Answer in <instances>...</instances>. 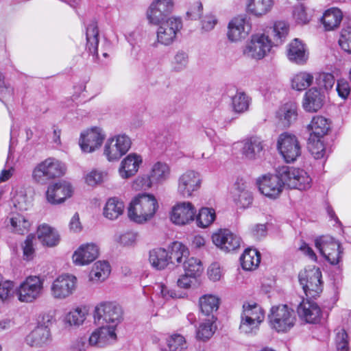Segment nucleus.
Here are the masks:
<instances>
[{"mask_svg":"<svg viewBox=\"0 0 351 351\" xmlns=\"http://www.w3.org/2000/svg\"><path fill=\"white\" fill-rule=\"evenodd\" d=\"M158 208V201L154 195L140 193L130 203L128 217L135 223H143L154 217Z\"/></svg>","mask_w":351,"mask_h":351,"instance_id":"1","label":"nucleus"},{"mask_svg":"<svg viewBox=\"0 0 351 351\" xmlns=\"http://www.w3.org/2000/svg\"><path fill=\"white\" fill-rule=\"evenodd\" d=\"M66 171L65 165L55 158H47L39 162L32 171L33 180L40 184H45L50 180L63 176Z\"/></svg>","mask_w":351,"mask_h":351,"instance_id":"2","label":"nucleus"},{"mask_svg":"<svg viewBox=\"0 0 351 351\" xmlns=\"http://www.w3.org/2000/svg\"><path fill=\"white\" fill-rule=\"evenodd\" d=\"M44 292V279L38 276H29L16 289L18 300L32 303L42 297Z\"/></svg>","mask_w":351,"mask_h":351,"instance_id":"3","label":"nucleus"},{"mask_svg":"<svg viewBox=\"0 0 351 351\" xmlns=\"http://www.w3.org/2000/svg\"><path fill=\"white\" fill-rule=\"evenodd\" d=\"M299 282L306 295V299H315L322 291V272L319 267H313L301 271Z\"/></svg>","mask_w":351,"mask_h":351,"instance_id":"4","label":"nucleus"},{"mask_svg":"<svg viewBox=\"0 0 351 351\" xmlns=\"http://www.w3.org/2000/svg\"><path fill=\"white\" fill-rule=\"evenodd\" d=\"M271 326L278 332H287L293 327L296 315L287 304L273 306L269 315Z\"/></svg>","mask_w":351,"mask_h":351,"instance_id":"5","label":"nucleus"},{"mask_svg":"<svg viewBox=\"0 0 351 351\" xmlns=\"http://www.w3.org/2000/svg\"><path fill=\"white\" fill-rule=\"evenodd\" d=\"M278 173L291 189L306 191L311 187L312 179L304 169L285 166L281 167Z\"/></svg>","mask_w":351,"mask_h":351,"instance_id":"6","label":"nucleus"},{"mask_svg":"<svg viewBox=\"0 0 351 351\" xmlns=\"http://www.w3.org/2000/svg\"><path fill=\"white\" fill-rule=\"evenodd\" d=\"M122 311L119 306L112 302H101L94 311L93 317L97 325L116 328L121 319Z\"/></svg>","mask_w":351,"mask_h":351,"instance_id":"7","label":"nucleus"},{"mask_svg":"<svg viewBox=\"0 0 351 351\" xmlns=\"http://www.w3.org/2000/svg\"><path fill=\"white\" fill-rule=\"evenodd\" d=\"M315 245L319 253L331 265H337L341 261L343 249L333 237L329 235L319 237L315 239Z\"/></svg>","mask_w":351,"mask_h":351,"instance_id":"8","label":"nucleus"},{"mask_svg":"<svg viewBox=\"0 0 351 351\" xmlns=\"http://www.w3.org/2000/svg\"><path fill=\"white\" fill-rule=\"evenodd\" d=\"M277 149L287 163L295 161L302 152L298 138L289 132H283L279 135Z\"/></svg>","mask_w":351,"mask_h":351,"instance_id":"9","label":"nucleus"},{"mask_svg":"<svg viewBox=\"0 0 351 351\" xmlns=\"http://www.w3.org/2000/svg\"><path fill=\"white\" fill-rule=\"evenodd\" d=\"M131 145L132 141L128 135L125 134L115 135L107 140L104 145V154L108 161H117L129 151Z\"/></svg>","mask_w":351,"mask_h":351,"instance_id":"10","label":"nucleus"},{"mask_svg":"<svg viewBox=\"0 0 351 351\" xmlns=\"http://www.w3.org/2000/svg\"><path fill=\"white\" fill-rule=\"evenodd\" d=\"M272 47L271 40L265 34L252 35L243 49V54L255 60L263 59Z\"/></svg>","mask_w":351,"mask_h":351,"instance_id":"11","label":"nucleus"},{"mask_svg":"<svg viewBox=\"0 0 351 351\" xmlns=\"http://www.w3.org/2000/svg\"><path fill=\"white\" fill-rule=\"evenodd\" d=\"M173 8V0H154L146 12L149 23L158 25L166 22L171 18L169 15Z\"/></svg>","mask_w":351,"mask_h":351,"instance_id":"12","label":"nucleus"},{"mask_svg":"<svg viewBox=\"0 0 351 351\" xmlns=\"http://www.w3.org/2000/svg\"><path fill=\"white\" fill-rule=\"evenodd\" d=\"M202 184L200 174L193 170H187L178 180V193L184 198H189L197 192Z\"/></svg>","mask_w":351,"mask_h":351,"instance_id":"13","label":"nucleus"},{"mask_svg":"<svg viewBox=\"0 0 351 351\" xmlns=\"http://www.w3.org/2000/svg\"><path fill=\"white\" fill-rule=\"evenodd\" d=\"M259 191L266 197L275 199L282 191L285 182L278 172V175H265L256 180Z\"/></svg>","mask_w":351,"mask_h":351,"instance_id":"14","label":"nucleus"},{"mask_svg":"<svg viewBox=\"0 0 351 351\" xmlns=\"http://www.w3.org/2000/svg\"><path fill=\"white\" fill-rule=\"evenodd\" d=\"M158 25L156 32L157 42L165 46L171 45L175 41L178 32L182 28L181 19L176 17H171Z\"/></svg>","mask_w":351,"mask_h":351,"instance_id":"15","label":"nucleus"},{"mask_svg":"<svg viewBox=\"0 0 351 351\" xmlns=\"http://www.w3.org/2000/svg\"><path fill=\"white\" fill-rule=\"evenodd\" d=\"M77 278L63 274L57 277L51 285V294L57 300H64L73 294L76 288Z\"/></svg>","mask_w":351,"mask_h":351,"instance_id":"16","label":"nucleus"},{"mask_svg":"<svg viewBox=\"0 0 351 351\" xmlns=\"http://www.w3.org/2000/svg\"><path fill=\"white\" fill-rule=\"evenodd\" d=\"M228 38L232 42L245 38L252 29L250 19L246 15H239L228 23Z\"/></svg>","mask_w":351,"mask_h":351,"instance_id":"17","label":"nucleus"},{"mask_svg":"<svg viewBox=\"0 0 351 351\" xmlns=\"http://www.w3.org/2000/svg\"><path fill=\"white\" fill-rule=\"evenodd\" d=\"M213 243L226 252L234 251L240 247L241 239L228 229H220L212 235Z\"/></svg>","mask_w":351,"mask_h":351,"instance_id":"18","label":"nucleus"},{"mask_svg":"<svg viewBox=\"0 0 351 351\" xmlns=\"http://www.w3.org/2000/svg\"><path fill=\"white\" fill-rule=\"evenodd\" d=\"M196 209L191 202H180L172 208L170 219L173 223L183 226L193 221Z\"/></svg>","mask_w":351,"mask_h":351,"instance_id":"19","label":"nucleus"},{"mask_svg":"<svg viewBox=\"0 0 351 351\" xmlns=\"http://www.w3.org/2000/svg\"><path fill=\"white\" fill-rule=\"evenodd\" d=\"M105 135L99 128H93L81 134L79 145L83 152L91 153L100 147Z\"/></svg>","mask_w":351,"mask_h":351,"instance_id":"20","label":"nucleus"},{"mask_svg":"<svg viewBox=\"0 0 351 351\" xmlns=\"http://www.w3.org/2000/svg\"><path fill=\"white\" fill-rule=\"evenodd\" d=\"M100 326L89 337L88 342L90 346L103 348L116 341V328L106 325Z\"/></svg>","mask_w":351,"mask_h":351,"instance_id":"21","label":"nucleus"},{"mask_svg":"<svg viewBox=\"0 0 351 351\" xmlns=\"http://www.w3.org/2000/svg\"><path fill=\"white\" fill-rule=\"evenodd\" d=\"M71 195V186L64 182H59L49 185L46 192L47 199L51 204H60Z\"/></svg>","mask_w":351,"mask_h":351,"instance_id":"22","label":"nucleus"},{"mask_svg":"<svg viewBox=\"0 0 351 351\" xmlns=\"http://www.w3.org/2000/svg\"><path fill=\"white\" fill-rule=\"evenodd\" d=\"M300 317L309 324H315L320 319L322 311L317 303L312 300L303 299L298 306Z\"/></svg>","mask_w":351,"mask_h":351,"instance_id":"23","label":"nucleus"},{"mask_svg":"<svg viewBox=\"0 0 351 351\" xmlns=\"http://www.w3.org/2000/svg\"><path fill=\"white\" fill-rule=\"evenodd\" d=\"M99 255V247L94 243L81 245L73 254V261L76 265H88Z\"/></svg>","mask_w":351,"mask_h":351,"instance_id":"24","label":"nucleus"},{"mask_svg":"<svg viewBox=\"0 0 351 351\" xmlns=\"http://www.w3.org/2000/svg\"><path fill=\"white\" fill-rule=\"evenodd\" d=\"M142 162L143 158L140 155L136 153L128 154L121 162L119 169L120 176L127 179L134 176Z\"/></svg>","mask_w":351,"mask_h":351,"instance_id":"25","label":"nucleus"},{"mask_svg":"<svg viewBox=\"0 0 351 351\" xmlns=\"http://www.w3.org/2000/svg\"><path fill=\"white\" fill-rule=\"evenodd\" d=\"M330 121L322 116H315L307 125L308 138H323L330 129Z\"/></svg>","mask_w":351,"mask_h":351,"instance_id":"26","label":"nucleus"},{"mask_svg":"<svg viewBox=\"0 0 351 351\" xmlns=\"http://www.w3.org/2000/svg\"><path fill=\"white\" fill-rule=\"evenodd\" d=\"M242 143V154L250 160L260 157L265 147L264 141L261 137L256 136L245 139Z\"/></svg>","mask_w":351,"mask_h":351,"instance_id":"27","label":"nucleus"},{"mask_svg":"<svg viewBox=\"0 0 351 351\" xmlns=\"http://www.w3.org/2000/svg\"><path fill=\"white\" fill-rule=\"evenodd\" d=\"M324 96L317 88H311L306 92L302 102L304 109L310 112H317L323 106Z\"/></svg>","mask_w":351,"mask_h":351,"instance_id":"28","label":"nucleus"},{"mask_svg":"<svg viewBox=\"0 0 351 351\" xmlns=\"http://www.w3.org/2000/svg\"><path fill=\"white\" fill-rule=\"evenodd\" d=\"M287 56L290 61L298 64H304L308 59V52L304 44L295 38L288 46Z\"/></svg>","mask_w":351,"mask_h":351,"instance_id":"29","label":"nucleus"},{"mask_svg":"<svg viewBox=\"0 0 351 351\" xmlns=\"http://www.w3.org/2000/svg\"><path fill=\"white\" fill-rule=\"evenodd\" d=\"M26 341L31 346L41 347L51 341V332L47 326H38L27 337Z\"/></svg>","mask_w":351,"mask_h":351,"instance_id":"30","label":"nucleus"},{"mask_svg":"<svg viewBox=\"0 0 351 351\" xmlns=\"http://www.w3.org/2000/svg\"><path fill=\"white\" fill-rule=\"evenodd\" d=\"M37 237L43 245L53 247L60 241V236L51 226L47 224H42L38 227Z\"/></svg>","mask_w":351,"mask_h":351,"instance_id":"31","label":"nucleus"},{"mask_svg":"<svg viewBox=\"0 0 351 351\" xmlns=\"http://www.w3.org/2000/svg\"><path fill=\"white\" fill-rule=\"evenodd\" d=\"M274 5V0H247V12L260 17L270 12Z\"/></svg>","mask_w":351,"mask_h":351,"instance_id":"32","label":"nucleus"},{"mask_svg":"<svg viewBox=\"0 0 351 351\" xmlns=\"http://www.w3.org/2000/svg\"><path fill=\"white\" fill-rule=\"evenodd\" d=\"M86 49L93 56H98L99 30L97 22L93 21L86 27Z\"/></svg>","mask_w":351,"mask_h":351,"instance_id":"33","label":"nucleus"},{"mask_svg":"<svg viewBox=\"0 0 351 351\" xmlns=\"http://www.w3.org/2000/svg\"><path fill=\"white\" fill-rule=\"evenodd\" d=\"M149 261L158 270L165 269L169 263V252L164 248H156L149 252Z\"/></svg>","mask_w":351,"mask_h":351,"instance_id":"34","label":"nucleus"},{"mask_svg":"<svg viewBox=\"0 0 351 351\" xmlns=\"http://www.w3.org/2000/svg\"><path fill=\"white\" fill-rule=\"evenodd\" d=\"M124 204L117 197H111L107 201L104 208V215L110 220L117 219L124 211Z\"/></svg>","mask_w":351,"mask_h":351,"instance_id":"35","label":"nucleus"},{"mask_svg":"<svg viewBox=\"0 0 351 351\" xmlns=\"http://www.w3.org/2000/svg\"><path fill=\"white\" fill-rule=\"evenodd\" d=\"M243 269L251 271L255 269L261 262V254L256 249H246L240 258Z\"/></svg>","mask_w":351,"mask_h":351,"instance_id":"36","label":"nucleus"},{"mask_svg":"<svg viewBox=\"0 0 351 351\" xmlns=\"http://www.w3.org/2000/svg\"><path fill=\"white\" fill-rule=\"evenodd\" d=\"M341 11L335 8L326 10L322 18L326 30L330 31L339 26L342 20Z\"/></svg>","mask_w":351,"mask_h":351,"instance_id":"37","label":"nucleus"},{"mask_svg":"<svg viewBox=\"0 0 351 351\" xmlns=\"http://www.w3.org/2000/svg\"><path fill=\"white\" fill-rule=\"evenodd\" d=\"M219 298L214 295H204L199 298L201 311L205 315L211 317L213 313L219 308Z\"/></svg>","mask_w":351,"mask_h":351,"instance_id":"38","label":"nucleus"},{"mask_svg":"<svg viewBox=\"0 0 351 351\" xmlns=\"http://www.w3.org/2000/svg\"><path fill=\"white\" fill-rule=\"evenodd\" d=\"M277 116L285 127H289L297 119L296 107L291 104H285L279 109Z\"/></svg>","mask_w":351,"mask_h":351,"instance_id":"39","label":"nucleus"},{"mask_svg":"<svg viewBox=\"0 0 351 351\" xmlns=\"http://www.w3.org/2000/svg\"><path fill=\"white\" fill-rule=\"evenodd\" d=\"M149 175L154 184L162 183L169 178L170 168L165 162H157L152 166Z\"/></svg>","mask_w":351,"mask_h":351,"instance_id":"40","label":"nucleus"},{"mask_svg":"<svg viewBox=\"0 0 351 351\" xmlns=\"http://www.w3.org/2000/svg\"><path fill=\"white\" fill-rule=\"evenodd\" d=\"M110 273V267L108 262L97 261L90 272V280L94 282H102L108 278Z\"/></svg>","mask_w":351,"mask_h":351,"instance_id":"41","label":"nucleus"},{"mask_svg":"<svg viewBox=\"0 0 351 351\" xmlns=\"http://www.w3.org/2000/svg\"><path fill=\"white\" fill-rule=\"evenodd\" d=\"M289 29V25L285 21H278L274 23L271 32L274 45H279L284 43L288 35Z\"/></svg>","mask_w":351,"mask_h":351,"instance_id":"42","label":"nucleus"},{"mask_svg":"<svg viewBox=\"0 0 351 351\" xmlns=\"http://www.w3.org/2000/svg\"><path fill=\"white\" fill-rule=\"evenodd\" d=\"M188 248L182 243L175 241L171 246V251L169 252V263H181L183 259H186L189 256Z\"/></svg>","mask_w":351,"mask_h":351,"instance_id":"43","label":"nucleus"},{"mask_svg":"<svg viewBox=\"0 0 351 351\" xmlns=\"http://www.w3.org/2000/svg\"><path fill=\"white\" fill-rule=\"evenodd\" d=\"M313 81L312 74L307 72H300L295 74L291 80V86L293 89L302 91L309 87Z\"/></svg>","mask_w":351,"mask_h":351,"instance_id":"44","label":"nucleus"},{"mask_svg":"<svg viewBox=\"0 0 351 351\" xmlns=\"http://www.w3.org/2000/svg\"><path fill=\"white\" fill-rule=\"evenodd\" d=\"M10 225L12 228V231L19 234H24L28 232L31 226L29 219L19 213L14 215L10 219Z\"/></svg>","mask_w":351,"mask_h":351,"instance_id":"45","label":"nucleus"},{"mask_svg":"<svg viewBox=\"0 0 351 351\" xmlns=\"http://www.w3.org/2000/svg\"><path fill=\"white\" fill-rule=\"evenodd\" d=\"M250 104V97L242 91H237L232 97V106L234 112L243 113L247 111Z\"/></svg>","mask_w":351,"mask_h":351,"instance_id":"46","label":"nucleus"},{"mask_svg":"<svg viewBox=\"0 0 351 351\" xmlns=\"http://www.w3.org/2000/svg\"><path fill=\"white\" fill-rule=\"evenodd\" d=\"M334 343L336 351H350V337L342 328L335 330Z\"/></svg>","mask_w":351,"mask_h":351,"instance_id":"47","label":"nucleus"},{"mask_svg":"<svg viewBox=\"0 0 351 351\" xmlns=\"http://www.w3.org/2000/svg\"><path fill=\"white\" fill-rule=\"evenodd\" d=\"M215 317L212 315L211 317H208L205 322L201 323L196 330V337L198 339L206 341L209 339L215 332L213 328Z\"/></svg>","mask_w":351,"mask_h":351,"instance_id":"48","label":"nucleus"},{"mask_svg":"<svg viewBox=\"0 0 351 351\" xmlns=\"http://www.w3.org/2000/svg\"><path fill=\"white\" fill-rule=\"evenodd\" d=\"M215 219V212L213 208H202L199 210L196 217V223L199 227L206 228Z\"/></svg>","mask_w":351,"mask_h":351,"instance_id":"49","label":"nucleus"},{"mask_svg":"<svg viewBox=\"0 0 351 351\" xmlns=\"http://www.w3.org/2000/svg\"><path fill=\"white\" fill-rule=\"evenodd\" d=\"M184 271L191 276L196 277L202 271L201 261L196 258H186L183 262Z\"/></svg>","mask_w":351,"mask_h":351,"instance_id":"50","label":"nucleus"},{"mask_svg":"<svg viewBox=\"0 0 351 351\" xmlns=\"http://www.w3.org/2000/svg\"><path fill=\"white\" fill-rule=\"evenodd\" d=\"M36 241V236L33 234H29L22 244L23 257L25 261H29L34 258Z\"/></svg>","mask_w":351,"mask_h":351,"instance_id":"51","label":"nucleus"},{"mask_svg":"<svg viewBox=\"0 0 351 351\" xmlns=\"http://www.w3.org/2000/svg\"><path fill=\"white\" fill-rule=\"evenodd\" d=\"M243 311L241 314L247 317H252L254 321L261 323L264 319V313L262 308L256 304L252 305L244 304L243 306Z\"/></svg>","mask_w":351,"mask_h":351,"instance_id":"52","label":"nucleus"},{"mask_svg":"<svg viewBox=\"0 0 351 351\" xmlns=\"http://www.w3.org/2000/svg\"><path fill=\"white\" fill-rule=\"evenodd\" d=\"M322 139H308V149L315 159H321L326 155L325 147Z\"/></svg>","mask_w":351,"mask_h":351,"instance_id":"53","label":"nucleus"},{"mask_svg":"<svg viewBox=\"0 0 351 351\" xmlns=\"http://www.w3.org/2000/svg\"><path fill=\"white\" fill-rule=\"evenodd\" d=\"M188 63V54L184 51H178L172 60V67L176 71H181L187 67Z\"/></svg>","mask_w":351,"mask_h":351,"instance_id":"54","label":"nucleus"},{"mask_svg":"<svg viewBox=\"0 0 351 351\" xmlns=\"http://www.w3.org/2000/svg\"><path fill=\"white\" fill-rule=\"evenodd\" d=\"M241 320L239 326V330L241 332L245 334H251L255 332L258 328V326L261 324L257 321H254L252 319V317H247L241 315Z\"/></svg>","mask_w":351,"mask_h":351,"instance_id":"55","label":"nucleus"},{"mask_svg":"<svg viewBox=\"0 0 351 351\" xmlns=\"http://www.w3.org/2000/svg\"><path fill=\"white\" fill-rule=\"evenodd\" d=\"M167 343L169 351H182L186 342L183 336L175 334L167 339Z\"/></svg>","mask_w":351,"mask_h":351,"instance_id":"56","label":"nucleus"},{"mask_svg":"<svg viewBox=\"0 0 351 351\" xmlns=\"http://www.w3.org/2000/svg\"><path fill=\"white\" fill-rule=\"evenodd\" d=\"M85 319L86 313L80 308L69 312L66 317V320L70 325L80 326Z\"/></svg>","mask_w":351,"mask_h":351,"instance_id":"57","label":"nucleus"},{"mask_svg":"<svg viewBox=\"0 0 351 351\" xmlns=\"http://www.w3.org/2000/svg\"><path fill=\"white\" fill-rule=\"evenodd\" d=\"M14 283L10 280L0 282V299L5 301L14 296Z\"/></svg>","mask_w":351,"mask_h":351,"instance_id":"58","label":"nucleus"},{"mask_svg":"<svg viewBox=\"0 0 351 351\" xmlns=\"http://www.w3.org/2000/svg\"><path fill=\"white\" fill-rule=\"evenodd\" d=\"M339 44L341 49L348 53H351V27H348L342 29Z\"/></svg>","mask_w":351,"mask_h":351,"instance_id":"59","label":"nucleus"},{"mask_svg":"<svg viewBox=\"0 0 351 351\" xmlns=\"http://www.w3.org/2000/svg\"><path fill=\"white\" fill-rule=\"evenodd\" d=\"M203 5L201 1H197L191 3L186 12L188 19L197 20L202 14Z\"/></svg>","mask_w":351,"mask_h":351,"instance_id":"60","label":"nucleus"},{"mask_svg":"<svg viewBox=\"0 0 351 351\" xmlns=\"http://www.w3.org/2000/svg\"><path fill=\"white\" fill-rule=\"evenodd\" d=\"M104 178V173L102 171L93 170L85 177L86 183L91 186H95L101 184Z\"/></svg>","mask_w":351,"mask_h":351,"instance_id":"61","label":"nucleus"},{"mask_svg":"<svg viewBox=\"0 0 351 351\" xmlns=\"http://www.w3.org/2000/svg\"><path fill=\"white\" fill-rule=\"evenodd\" d=\"M154 184L150 175H144L138 177L134 182V187L136 189L147 190L150 189Z\"/></svg>","mask_w":351,"mask_h":351,"instance_id":"62","label":"nucleus"},{"mask_svg":"<svg viewBox=\"0 0 351 351\" xmlns=\"http://www.w3.org/2000/svg\"><path fill=\"white\" fill-rule=\"evenodd\" d=\"M293 15L296 23L298 24H306L310 20L306 8L302 5L294 8Z\"/></svg>","mask_w":351,"mask_h":351,"instance_id":"63","label":"nucleus"},{"mask_svg":"<svg viewBox=\"0 0 351 351\" xmlns=\"http://www.w3.org/2000/svg\"><path fill=\"white\" fill-rule=\"evenodd\" d=\"M336 89L339 96L343 99H346L350 93L349 83L344 79L337 80Z\"/></svg>","mask_w":351,"mask_h":351,"instance_id":"64","label":"nucleus"}]
</instances>
